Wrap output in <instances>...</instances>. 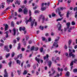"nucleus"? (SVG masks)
I'll return each instance as SVG.
<instances>
[{"label": "nucleus", "instance_id": "42", "mask_svg": "<svg viewBox=\"0 0 77 77\" xmlns=\"http://www.w3.org/2000/svg\"><path fill=\"white\" fill-rule=\"evenodd\" d=\"M18 11L19 12H21L23 11V9L21 8H19L18 10Z\"/></svg>", "mask_w": 77, "mask_h": 77}, {"label": "nucleus", "instance_id": "61", "mask_svg": "<svg viewBox=\"0 0 77 77\" xmlns=\"http://www.w3.org/2000/svg\"><path fill=\"white\" fill-rule=\"evenodd\" d=\"M17 41H19L20 40V37H18V38H17Z\"/></svg>", "mask_w": 77, "mask_h": 77}, {"label": "nucleus", "instance_id": "27", "mask_svg": "<svg viewBox=\"0 0 77 77\" xmlns=\"http://www.w3.org/2000/svg\"><path fill=\"white\" fill-rule=\"evenodd\" d=\"M60 8H57L56 10V12H60Z\"/></svg>", "mask_w": 77, "mask_h": 77}, {"label": "nucleus", "instance_id": "2", "mask_svg": "<svg viewBox=\"0 0 77 77\" xmlns=\"http://www.w3.org/2000/svg\"><path fill=\"white\" fill-rule=\"evenodd\" d=\"M29 16L30 17L29 19L28 20L27 19V18L25 19V20H26L25 21V23L26 24H27L28 22H31V21H32V17H31L32 14L31 11L30 10H29Z\"/></svg>", "mask_w": 77, "mask_h": 77}, {"label": "nucleus", "instance_id": "30", "mask_svg": "<svg viewBox=\"0 0 77 77\" xmlns=\"http://www.w3.org/2000/svg\"><path fill=\"white\" fill-rule=\"evenodd\" d=\"M38 49H39V48H38V47H37L34 48L35 51H37L38 50Z\"/></svg>", "mask_w": 77, "mask_h": 77}, {"label": "nucleus", "instance_id": "15", "mask_svg": "<svg viewBox=\"0 0 77 77\" xmlns=\"http://www.w3.org/2000/svg\"><path fill=\"white\" fill-rule=\"evenodd\" d=\"M52 64V62L51 61H49L48 62V65H49V67H51V66Z\"/></svg>", "mask_w": 77, "mask_h": 77}, {"label": "nucleus", "instance_id": "49", "mask_svg": "<svg viewBox=\"0 0 77 77\" xmlns=\"http://www.w3.org/2000/svg\"><path fill=\"white\" fill-rule=\"evenodd\" d=\"M11 77H14V73L13 72H11Z\"/></svg>", "mask_w": 77, "mask_h": 77}, {"label": "nucleus", "instance_id": "18", "mask_svg": "<svg viewBox=\"0 0 77 77\" xmlns=\"http://www.w3.org/2000/svg\"><path fill=\"white\" fill-rule=\"evenodd\" d=\"M22 57L23 56H22V54H20L17 55L18 58H19V57H20V59H22Z\"/></svg>", "mask_w": 77, "mask_h": 77}, {"label": "nucleus", "instance_id": "19", "mask_svg": "<svg viewBox=\"0 0 77 77\" xmlns=\"http://www.w3.org/2000/svg\"><path fill=\"white\" fill-rule=\"evenodd\" d=\"M16 62L17 64H19L20 65L21 63V61L19 60H17L16 61Z\"/></svg>", "mask_w": 77, "mask_h": 77}, {"label": "nucleus", "instance_id": "13", "mask_svg": "<svg viewBox=\"0 0 77 77\" xmlns=\"http://www.w3.org/2000/svg\"><path fill=\"white\" fill-rule=\"evenodd\" d=\"M20 3L21 1H16V2H14V3L15 5H17V4L18 5H20Z\"/></svg>", "mask_w": 77, "mask_h": 77}, {"label": "nucleus", "instance_id": "37", "mask_svg": "<svg viewBox=\"0 0 77 77\" xmlns=\"http://www.w3.org/2000/svg\"><path fill=\"white\" fill-rule=\"evenodd\" d=\"M63 19V18L62 17L61 18H59L57 19V21H61Z\"/></svg>", "mask_w": 77, "mask_h": 77}, {"label": "nucleus", "instance_id": "59", "mask_svg": "<svg viewBox=\"0 0 77 77\" xmlns=\"http://www.w3.org/2000/svg\"><path fill=\"white\" fill-rule=\"evenodd\" d=\"M33 0H30L29 1V3L30 4V3H31V2H33Z\"/></svg>", "mask_w": 77, "mask_h": 77}, {"label": "nucleus", "instance_id": "46", "mask_svg": "<svg viewBox=\"0 0 77 77\" xmlns=\"http://www.w3.org/2000/svg\"><path fill=\"white\" fill-rule=\"evenodd\" d=\"M73 72H77V69H73Z\"/></svg>", "mask_w": 77, "mask_h": 77}, {"label": "nucleus", "instance_id": "39", "mask_svg": "<svg viewBox=\"0 0 77 77\" xmlns=\"http://www.w3.org/2000/svg\"><path fill=\"white\" fill-rule=\"evenodd\" d=\"M14 56H15V53L14 52H13L11 54V57H13Z\"/></svg>", "mask_w": 77, "mask_h": 77}, {"label": "nucleus", "instance_id": "38", "mask_svg": "<svg viewBox=\"0 0 77 77\" xmlns=\"http://www.w3.org/2000/svg\"><path fill=\"white\" fill-rule=\"evenodd\" d=\"M27 72L26 71V70H25V71H24L23 73V75H25L26 74H27Z\"/></svg>", "mask_w": 77, "mask_h": 77}, {"label": "nucleus", "instance_id": "7", "mask_svg": "<svg viewBox=\"0 0 77 77\" xmlns=\"http://www.w3.org/2000/svg\"><path fill=\"white\" fill-rule=\"evenodd\" d=\"M25 30H26V28H25V27H23V28H22L21 27H19V30L20 31H21V30L24 31Z\"/></svg>", "mask_w": 77, "mask_h": 77}, {"label": "nucleus", "instance_id": "33", "mask_svg": "<svg viewBox=\"0 0 77 77\" xmlns=\"http://www.w3.org/2000/svg\"><path fill=\"white\" fill-rule=\"evenodd\" d=\"M11 27H14V22L12 21L11 22Z\"/></svg>", "mask_w": 77, "mask_h": 77}, {"label": "nucleus", "instance_id": "51", "mask_svg": "<svg viewBox=\"0 0 77 77\" xmlns=\"http://www.w3.org/2000/svg\"><path fill=\"white\" fill-rule=\"evenodd\" d=\"M4 45L3 43H0V47H2Z\"/></svg>", "mask_w": 77, "mask_h": 77}, {"label": "nucleus", "instance_id": "45", "mask_svg": "<svg viewBox=\"0 0 77 77\" xmlns=\"http://www.w3.org/2000/svg\"><path fill=\"white\" fill-rule=\"evenodd\" d=\"M10 55V54L9 53L8 54H7L6 55V58H8V57Z\"/></svg>", "mask_w": 77, "mask_h": 77}, {"label": "nucleus", "instance_id": "3", "mask_svg": "<svg viewBox=\"0 0 77 77\" xmlns=\"http://www.w3.org/2000/svg\"><path fill=\"white\" fill-rule=\"evenodd\" d=\"M12 32L13 33L12 34L13 35V36H15L16 35V29H15V28H14L13 29Z\"/></svg>", "mask_w": 77, "mask_h": 77}, {"label": "nucleus", "instance_id": "4", "mask_svg": "<svg viewBox=\"0 0 77 77\" xmlns=\"http://www.w3.org/2000/svg\"><path fill=\"white\" fill-rule=\"evenodd\" d=\"M71 56H72V58H74V57H75V55L72 54V52H71L70 53H69V57H71Z\"/></svg>", "mask_w": 77, "mask_h": 77}, {"label": "nucleus", "instance_id": "40", "mask_svg": "<svg viewBox=\"0 0 77 77\" xmlns=\"http://www.w3.org/2000/svg\"><path fill=\"white\" fill-rule=\"evenodd\" d=\"M43 49H44V48L43 47L40 48V51L41 53H42V52H43Z\"/></svg>", "mask_w": 77, "mask_h": 77}, {"label": "nucleus", "instance_id": "12", "mask_svg": "<svg viewBox=\"0 0 77 77\" xmlns=\"http://www.w3.org/2000/svg\"><path fill=\"white\" fill-rule=\"evenodd\" d=\"M33 21H32L31 23V26H32L31 28L33 27V25L34 24V23L35 21V19H33Z\"/></svg>", "mask_w": 77, "mask_h": 77}, {"label": "nucleus", "instance_id": "60", "mask_svg": "<svg viewBox=\"0 0 77 77\" xmlns=\"http://www.w3.org/2000/svg\"><path fill=\"white\" fill-rule=\"evenodd\" d=\"M75 10H77V7H75L74 8V11H75Z\"/></svg>", "mask_w": 77, "mask_h": 77}, {"label": "nucleus", "instance_id": "31", "mask_svg": "<svg viewBox=\"0 0 77 77\" xmlns=\"http://www.w3.org/2000/svg\"><path fill=\"white\" fill-rule=\"evenodd\" d=\"M18 45V46L17 47V49L20 50V47L21 46V45L20 43H19Z\"/></svg>", "mask_w": 77, "mask_h": 77}, {"label": "nucleus", "instance_id": "8", "mask_svg": "<svg viewBox=\"0 0 77 77\" xmlns=\"http://www.w3.org/2000/svg\"><path fill=\"white\" fill-rule=\"evenodd\" d=\"M5 49L7 52H9V49H8V47L7 46H5Z\"/></svg>", "mask_w": 77, "mask_h": 77}, {"label": "nucleus", "instance_id": "41", "mask_svg": "<svg viewBox=\"0 0 77 77\" xmlns=\"http://www.w3.org/2000/svg\"><path fill=\"white\" fill-rule=\"evenodd\" d=\"M34 49L35 50V47L34 46H32L31 47V51H33V50H34Z\"/></svg>", "mask_w": 77, "mask_h": 77}, {"label": "nucleus", "instance_id": "11", "mask_svg": "<svg viewBox=\"0 0 77 77\" xmlns=\"http://www.w3.org/2000/svg\"><path fill=\"white\" fill-rule=\"evenodd\" d=\"M71 42H72V40H69L68 42L69 48H70V45H71Z\"/></svg>", "mask_w": 77, "mask_h": 77}, {"label": "nucleus", "instance_id": "52", "mask_svg": "<svg viewBox=\"0 0 77 77\" xmlns=\"http://www.w3.org/2000/svg\"><path fill=\"white\" fill-rule=\"evenodd\" d=\"M27 68H30V64H27Z\"/></svg>", "mask_w": 77, "mask_h": 77}, {"label": "nucleus", "instance_id": "26", "mask_svg": "<svg viewBox=\"0 0 77 77\" xmlns=\"http://www.w3.org/2000/svg\"><path fill=\"white\" fill-rule=\"evenodd\" d=\"M47 9V8L45 7H43L41 8V10L42 11H45V10H46Z\"/></svg>", "mask_w": 77, "mask_h": 77}, {"label": "nucleus", "instance_id": "28", "mask_svg": "<svg viewBox=\"0 0 77 77\" xmlns=\"http://www.w3.org/2000/svg\"><path fill=\"white\" fill-rule=\"evenodd\" d=\"M69 13L68 12H67L66 14V17L67 18H69Z\"/></svg>", "mask_w": 77, "mask_h": 77}, {"label": "nucleus", "instance_id": "6", "mask_svg": "<svg viewBox=\"0 0 77 77\" xmlns=\"http://www.w3.org/2000/svg\"><path fill=\"white\" fill-rule=\"evenodd\" d=\"M5 75H4V77H8V73L6 71V69H5L4 70Z\"/></svg>", "mask_w": 77, "mask_h": 77}, {"label": "nucleus", "instance_id": "64", "mask_svg": "<svg viewBox=\"0 0 77 77\" xmlns=\"http://www.w3.org/2000/svg\"><path fill=\"white\" fill-rule=\"evenodd\" d=\"M75 49H76L77 48V45H75L74 47Z\"/></svg>", "mask_w": 77, "mask_h": 77}, {"label": "nucleus", "instance_id": "29", "mask_svg": "<svg viewBox=\"0 0 77 77\" xmlns=\"http://www.w3.org/2000/svg\"><path fill=\"white\" fill-rule=\"evenodd\" d=\"M39 29H40V30H44V26H39Z\"/></svg>", "mask_w": 77, "mask_h": 77}, {"label": "nucleus", "instance_id": "14", "mask_svg": "<svg viewBox=\"0 0 77 77\" xmlns=\"http://www.w3.org/2000/svg\"><path fill=\"white\" fill-rule=\"evenodd\" d=\"M8 25L7 24H5V31H6V30H8Z\"/></svg>", "mask_w": 77, "mask_h": 77}, {"label": "nucleus", "instance_id": "1", "mask_svg": "<svg viewBox=\"0 0 77 77\" xmlns=\"http://www.w3.org/2000/svg\"><path fill=\"white\" fill-rule=\"evenodd\" d=\"M57 39H56L55 40V42H54L53 44V45L54 47H55L56 48H57L59 47V45L57 44L58 41L60 38V37L59 36H57Z\"/></svg>", "mask_w": 77, "mask_h": 77}, {"label": "nucleus", "instance_id": "36", "mask_svg": "<svg viewBox=\"0 0 77 77\" xmlns=\"http://www.w3.org/2000/svg\"><path fill=\"white\" fill-rule=\"evenodd\" d=\"M12 61H10V62L8 63V65H9V66L11 67V65H12Z\"/></svg>", "mask_w": 77, "mask_h": 77}, {"label": "nucleus", "instance_id": "56", "mask_svg": "<svg viewBox=\"0 0 77 77\" xmlns=\"http://www.w3.org/2000/svg\"><path fill=\"white\" fill-rule=\"evenodd\" d=\"M51 38H48V41H49V42H50V41H51Z\"/></svg>", "mask_w": 77, "mask_h": 77}, {"label": "nucleus", "instance_id": "25", "mask_svg": "<svg viewBox=\"0 0 77 77\" xmlns=\"http://www.w3.org/2000/svg\"><path fill=\"white\" fill-rule=\"evenodd\" d=\"M58 71H59H59H61L62 72V71H63V69L61 68V69H60V68L58 67Z\"/></svg>", "mask_w": 77, "mask_h": 77}, {"label": "nucleus", "instance_id": "48", "mask_svg": "<svg viewBox=\"0 0 77 77\" xmlns=\"http://www.w3.org/2000/svg\"><path fill=\"white\" fill-rule=\"evenodd\" d=\"M45 36H49V34H48V33H47L45 34Z\"/></svg>", "mask_w": 77, "mask_h": 77}, {"label": "nucleus", "instance_id": "47", "mask_svg": "<svg viewBox=\"0 0 77 77\" xmlns=\"http://www.w3.org/2000/svg\"><path fill=\"white\" fill-rule=\"evenodd\" d=\"M75 18H76L77 17V11L75 13Z\"/></svg>", "mask_w": 77, "mask_h": 77}, {"label": "nucleus", "instance_id": "16", "mask_svg": "<svg viewBox=\"0 0 77 77\" xmlns=\"http://www.w3.org/2000/svg\"><path fill=\"white\" fill-rule=\"evenodd\" d=\"M55 72H56V71L55 70H54L53 71V73H52V74L51 73H50L49 74V77H51V76H52V75H53V74H55Z\"/></svg>", "mask_w": 77, "mask_h": 77}, {"label": "nucleus", "instance_id": "9", "mask_svg": "<svg viewBox=\"0 0 77 77\" xmlns=\"http://www.w3.org/2000/svg\"><path fill=\"white\" fill-rule=\"evenodd\" d=\"M60 26L58 28V30L59 31H60V29H61V28H62V25L60 24V23L59 22L58 24V26Z\"/></svg>", "mask_w": 77, "mask_h": 77}, {"label": "nucleus", "instance_id": "63", "mask_svg": "<svg viewBox=\"0 0 77 77\" xmlns=\"http://www.w3.org/2000/svg\"><path fill=\"white\" fill-rule=\"evenodd\" d=\"M24 4H26L27 3V1L26 0L24 1Z\"/></svg>", "mask_w": 77, "mask_h": 77}, {"label": "nucleus", "instance_id": "22", "mask_svg": "<svg viewBox=\"0 0 77 77\" xmlns=\"http://www.w3.org/2000/svg\"><path fill=\"white\" fill-rule=\"evenodd\" d=\"M66 25L67 26V29H69V27H70V23H67Z\"/></svg>", "mask_w": 77, "mask_h": 77}, {"label": "nucleus", "instance_id": "44", "mask_svg": "<svg viewBox=\"0 0 77 77\" xmlns=\"http://www.w3.org/2000/svg\"><path fill=\"white\" fill-rule=\"evenodd\" d=\"M42 22L43 23L44 22V21L45 20V17H42Z\"/></svg>", "mask_w": 77, "mask_h": 77}, {"label": "nucleus", "instance_id": "54", "mask_svg": "<svg viewBox=\"0 0 77 77\" xmlns=\"http://www.w3.org/2000/svg\"><path fill=\"white\" fill-rule=\"evenodd\" d=\"M71 2V0H68L67 1V3H70Z\"/></svg>", "mask_w": 77, "mask_h": 77}, {"label": "nucleus", "instance_id": "57", "mask_svg": "<svg viewBox=\"0 0 77 77\" xmlns=\"http://www.w3.org/2000/svg\"><path fill=\"white\" fill-rule=\"evenodd\" d=\"M12 45H9V48H10V49H11V48H12Z\"/></svg>", "mask_w": 77, "mask_h": 77}, {"label": "nucleus", "instance_id": "34", "mask_svg": "<svg viewBox=\"0 0 77 77\" xmlns=\"http://www.w3.org/2000/svg\"><path fill=\"white\" fill-rule=\"evenodd\" d=\"M74 65V61H72L70 63V66H72Z\"/></svg>", "mask_w": 77, "mask_h": 77}, {"label": "nucleus", "instance_id": "10", "mask_svg": "<svg viewBox=\"0 0 77 77\" xmlns=\"http://www.w3.org/2000/svg\"><path fill=\"white\" fill-rule=\"evenodd\" d=\"M28 11L27 8H25L23 9V13L24 14H27V13Z\"/></svg>", "mask_w": 77, "mask_h": 77}, {"label": "nucleus", "instance_id": "43", "mask_svg": "<svg viewBox=\"0 0 77 77\" xmlns=\"http://www.w3.org/2000/svg\"><path fill=\"white\" fill-rule=\"evenodd\" d=\"M9 9V7H8L4 11V12L5 13L6 12V11H7V10H8Z\"/></svg>", "mask_w": 77, "mask_h": 77}, {"label": "nucleus", "instance_id": "35", "mask_svg": "<svg viewBox=\"0 0 77 77\" xmlns=\"http://www.w3.org/2000/svg\"><path fill=\"white\" fill-rule=\"evenodd\" d=\"M39 11L35 10V14H39Z\"/></svg>", "mask_w": 77, "mask_h": 77}, {"label": "nucleus", "instance_id": "21", "mask_svg": "<svg viewBox=\"0 0 77 77\" xmlns=\"http://www.w3.org/2000/svg\"><path fill=\"white\" fill-rule=\"evenodd\" d=\"M65 75L66 77H69V72H67Z\"/></svg>", "mask_w": 77, "mask_h": 77}, {"label": "nucleus", "instance_id": "55", "mask_svg": "<svg viewBox=\"0 0 77 77\" xmlns=\"http://www.w3.org/2000/svg\"><path fill=\"white\" fill-rule=\"evenodd\" d=\"M35 24V26H37V22H35L34 23Z\"/></svg>", "mask_w": 77, "mask_h": 77}, {"label": "nucleus", "instance_id": "32", "mask_svg": "<svg viewBox=\"0 0 77 77\" xmlns=\"http://www.w3.org/2000/svg\"><path fill=\"white\" fill-rule=\"evenodd\" d=\"M71 24L72 26H74L75 24V22L74 21H72L71 23Z\"/></svg>", "mask_w": 77, "mask_h": 77}, {"label": "nucleus", "instance_id": "50", "mask_svg": "<svg viewBox=\"0 0 77 77\" xmlns=\"http://www.w3.org/2000/svg\"><path fill=\"white\" fill-rule=\"evenodd\" d=\"M46 39L45 37H42V40L43 41H44Z\"/></svg>", "mask_w": 77, "mask_h": 77}, {"label": "nucleus", "instance_id": "58", "mask_svg": "<svg viewBox=\"0 0 77 77\" xmlns=\"http://www.w3.org/2000/svg\"><path fill=\"white\" fill-rule=\"evenodd\" d=\"M56 16V14H53V13L52 14V17H55V16Z\"/></svg>", "mask_w": 77, "mask_h": 77}, {"label": "nucleus", "instance_id": "5", "mask_svg": "<svg viewBox=\"0 0 77 77\" xmlns=\"http://www.w3.org/2000/svg\"><path fill=\"white\" fill-rule=\"evenodd\" d=\"M48 57H49V55H48V54H46V56L44 57V60H49Z\"/></svg>", "mask_w": 77, "mask_h": 77}, {"label": "nucleus", "instance_id": "23", "mask_svg": "<svg viewBox=\"0 0 77 77\" xmlns=\"http://www.w3.org/2000/svg\"><path fill=\"white\" fill-rule=\"evenodd\" d=\"M35 59L36 61L38 62V63H39V60H40L39 58H38L37 57H35Z\"/></svg>", "mask_w": 77, "mask_h": 77}, {"label": "nucleus", "instance_id": "53", "mask_svg": "<svg viewBox=\"0 0 77 77\" xmlns=\"http://www.w3.org/2000/svg\"><path fill=\"white\" fill-rule=\"evenodd\" d=\"M67 46H66V45H65V46H64V48L66 49V50L67 49Z\"/></svg>", "mask_w": 77, "mask_h": 77}, {"label": "nucleus", "instance_id": "62", "mask_svg": "<svg viewBox=\"0 0 77 77\" xmlns=\"http://www.w3.org/2000/svg\"><path fill=\"white\" fill-rule=\"evenodd\" d=\"M13 42L14 44H15L16 43H17L16 41V40H14L13 41Z\"/></svg>", "mask_w": 77, "mask_h": 77}, {"label": "nucleus", "instance_id": "24", "mask_svg": "<svg viewBox=\"0 0 77 77\" xmlns=\"http://www.w3.org/2000/svg\"><path fill=\"white\" fill-rule=\"evenodd\" d=\"M60 11H63V9H66V8L62 7L60 8Z\"/></svg>", "mask_w": 77, "mask_h": 77}, {"label": "nucleus", "instance_id": "20", "mask_svg": "<svg viewBox=\"0 0 77 77\" xmlns=\"http://www.w3.org/2000/svg\"><path fill=\"white\" fill-rule=\"evenodd\" d=\"M8 31H6L5 32V33L6 34L5 37L6 38L9 37V35H8Z\"/></svg>", "mask_w": 77, "mask_h": 77}, {"label": "nucleus", "instance_id": "17", "mask_svg": "<svg viewBox=\"0 0 77 77\" xmlns=\"http://www.w3.org/2000/svg\"><path fill=\"white\" fill-rule=\"evenodd\" d=\"M7 3L9 5L10 4V2H12L13 0H6Z\"/></svg>", "mask_w": 77, "mask_h": 77}]
</instances>
